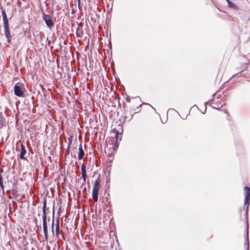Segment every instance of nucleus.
<instances>
[{"label":"nucleus","instance_id":"obj_2","mask_svg":"<svg viewBox=\"0 0 250 250\" xmlns=\"http://www.w3.org/2000/svg\"><path fill=\"white\" fill-rule=\"evenodd\" d=\"M99 188L100 181L99 180H97L94 184L92 189V197L95 202L98 201Z\"/></svg>","mask_w":250,"mask_h":250},{"label":"nucleus","instance_id":"obj_7","mask_svg":"<svg viewBox=\"0 0 250 250\" xmlns=\"http://www.w3.org/2000/svg\"><path fill=\"white\" fill-rule=\"evenodd\" d=\"M84 155V151L83 148L81 144H80L79 146V154H78V159L79 160H81L83 158Z\"/></svg>","mask_w":250,"mask_h":250},{"label":"nucleus","instance_id":"obj_5","mask_svg":"<svg viewBox=\"0 0 250 250\" xmlns=\"http://www.w3.org/2000/svg\"><path fill=\"white\" fill-rule=\"evenodd\" d=\"M244 190L245 193L244 203H248L250 198V188L246 186L244 187Z\"/></svg>","mask_w":250,"mask_h":250},{"label":"nucleus","instance_id":"obj_12","mask_svg":"<svg viewBox=\"0 0 250 250\" xmlns=\"http://www.w3.org/2000/svg\"><path fill=\"white\" fill-rule=\"evenodd\" d=\"M5 122V118L2 115V113L0 112V125H3Z\"/></svg>","mask_w":250,"mask_h":250},{"label":"nucleus","instance_id":"obj_8","mask_svg":"<svg viewBox=\"0 0 250 250\" xmlns=\"http://www.w3.org/2000/svg\"><path fill=\"white\" fill-rule=\"evenodd\" d=\"M26 153V151L23 144L21 145V151L20 155V157L21 159L25 160L26 158L24 157L25 153Z\"/></svg>","mask_w":250,"mask_h":250},{"label":"nucleus","instance_id":"obj_23","mask_svg":"<svg viewBox=\"0 0 250 250\" xmlns=\"http://www.w3.org/2000/svg\"><path fill=\"white\" fill-rule=\"evenodd\" d=\"M130 99L129 98H127L126 99V102H130Z\"/></svg>","mask_w":250,"mask_h":250},{"label":"nucleus","instance_id":"obj_16","mask_svg":"<svg viewBox=\"0 0 250 250\" xmlns=\"http://www.w3.org/2000/svg\"><path fill=\"white\" fill-rule=\"evenodd\" d=\"M76 34H77V36L79 37H82V36H83V31L82 29H78L77 30V32H76Z\"/></svg>","mask_w":250,"mask_h":250},{"label":"nucleus","instance_id":"obj_4","mask_svg":"<svg viewBox=\"0 0 250 250\" xmlns=\"http://www.w3.org/2000/svg\"><path fill=\"white\" fill-rule=\"evenodd\" d=\"M42 19L44 21L46 25L50 29L52 28L54 26V22L52 20V17L49 15L43 13Z\"/></svg>","mask_w":250,"mask_h":250},{"label":"nucleus","instance_id":"obj_19","mask_svg":"<svg viewBox=\"0 0 250 250\" xmlns=\"http://www.w3.org/2000/svg\"><path fill=\"white\" fill-rule=\"evenodd\" d=\"M70 149V147H67V149L66 150L65 154V155H68L69 154V152H70V149Z\"/></svg>","mask_w":250,"mask_h":250},{"label":"nucleus","instance_id":"obj_11","mask_svg":"<svg viewBox=\"0 0 250 250\" xmlns=\"http://www.w3.org/2000/svg\"><path fill=\"white\" fill-rule=\"evenodd\" d=\"M226 0L228 2V6H229V7L233 8V9H236L237 8V6H236V5L234 3H233V2H231L229 0Z\"/></svg>","mask_w":250,"mask_h":250},{"label":"nucleus","instance_id":"obj_21","mask_svg":"<svg viewBox=\"0 0 250 250\" xmlns=\"http://www.w3.org/2000/svg\"><path fill=\"white\" fill-rule=\"evenodd\" d=\"M78 8H79V9L80 10H81V8H82V6H81V5L80 3H79L78 2Z\"/></svg>","mask_w":250,"mask_h":250},{"label":"nucleus","instance_id":"obj_1","mask_svg":"<svg viewBox=\"0 0 250 250\" xmlns=\"http://www.w3.org/2000/svg\"><path fill=\"white\" fill-rule=\"evenodd\" d=\"M46 205L43 204L42 209H43V229L44 233V238L46 240H48V234H47V225L46 222V215L45 212Z\"/></svg>","mask_w":250,"mask_h":250},{"label":"nucleus","instance_id":"obj_22","mask_svg":"<svg viewBox=\"0 0 250 250\" xmlns=\"http://www.w3.org/2000/svg\"><path fill=\"white\" fill-rule=\"evenodd\" d=\"M77 148V145H75V146H74V144L73 145V148L72 149H76Z\"/></svg>","mask_w":250,"mask_h":250},{"label":"nucleus","instance_id":"obj_10","mask_svg":"<svg viewBox=\"0 0 250 250\" xmlns=\"http://www.w3.org/2000/svg\"><path fill=\"white\" fill-rule=\"evenodd\" d=\"M118 137V132L117 131L115 134V139H114L113 142H114V144L112 146L113 149L115 150L117 149L118 145L117 144V138Z\"/></svg>","mask_w":250,"mask_h":250},{"label":"nucleus","instance_id":"obj_15","mask_svg":"<svg viewBox=\"0 0 250 250\" xmlns=\"http://www.w3.org/2000/svg\"><path fill=\"white\" fill-rule=\"evenodd\" d=\"M82 178H83V183L82 184V186L85 185V183L86 182V177H87V175H86V173L85 174H82Z\"/></svg>","mask_w":250,"mask_h":250},{"label":"nucleus","instance_id":"obj_9","mask_svg":"<svg viewBox=\"0 0 250 250\" xmlns=\"http://www.w3.org/2000/svg\"><path fill=\"white\" fill-rule=\"evenodd\" d=\"M1 14L3 21V24H8V20L5 11L3 10H2Z\"/></svg>","mask_w":250,"mask_h":250},{"label":"nucleus","instance_id":"obj_3","mask_svg":"<svg viewBox=\"0 0 250 250\" xmlns=\"http://www.w3.org/2000/svg\"><path fill=\"white\" fill-rule=\"evenodd\" d=\"M14 94L18 97H21L23 96L22 84L21 83H17L14 87Z\"/></svg>","mask_w":250,"mask_h":250},{"label":"nucleus","instance_id":"obj_14","mask_svg":"<svg viewBox=\"0 0 250 250\" xmlns=\"http://www.w3.org/2000/svg\"><path fill=\"white\" fill-rule=\"evenodd\" d=\"M81 170H82V174L86 173V167L84 165V164H83L81 167Z\"/></svg>","mask_w":250,"mask_h":250},{"label":"nucleus","instance_id":"obj_13","mask_svg":"<svg viewBox=\"0 0 250 250\" xmlns=\"http://www.w3.org/2000/svg\"><path fill=\"white\" fill-rule=\"evenodd\" d=\"M56 235L58 236L59 235V220L57 221V224L56 226Z\"/></svg>","mask_w":250,"mask_h":250},{"label":"nucleus","instance_id":"obj_6","mask_svg":"<svg viewBox=\"0 0 250 250\" xmlns=\"http://www.w3.org/2000/svg\"><path fill=\"white\" fill-rule=\"evenodd\" d=\"M3 25L5 35L7 39L8 42H9L11 38V33L9 28V24H6Z\"/></svg>","mask_w":250,"mask_h":250},{"label":"nucleus","instance_id":"obj_17","mask_svg":"<svg viewBox=\"0 0 250 250\" xmlns=\"http://www.w3.org/2000/svg\"><path fill=\"white\" fill-rule=\"evenodd\" d=\"M248 223H247V237L248 239ZM247 250H249V240H248V244H247Z\"/></svg>","mask_w":250,"mask_h":250},{"label":"nucleus","instance_id":"obj_26","mask_svg":"<svg viewBox=\"0 0 250 250\" xmlns=\"http://www.w3.org/2000/svg\"><path fill=\"white\" fill-rule=\"evenodd\" d=\"M12 203H16L14 201H13Z\"/></svg>","mask_w":250,"mask_h":250},{"label":"nucleus","instance_id":"obj_25","mask_svg":"<svg viewBox=\"0 0 250 250\" xmlns=\"http://www.w3.org/2000/svg\"><path fill=\"white\" fill-rule=\"evenodd\" d=\"M44 203V204H45V203H46V201H45V200H44V203Z\"/></svg>","mask_w":250,"mask_h":250},{"label":"nucleus","instance_id":"obj_18","mask_svg":"<svg viewBox=\"0 0 250 250\" xmlns=\"http://www.w3.org/2000/svg\"><path fill=\"white\" fill-rule=\"evenodd\" d=\"M68 141H69V142H68V146L67 147H70V145H71V144L72 143V139L71 138H69Z\"/></svg>","mask_w":250,"mask_h":250},{"label":"nucleus","instance_id":"obj_20","mask_svg":"<svg viewBox=\"0 0 250 250\" xmlns=\"http://www.w3.org/2000/svg\"><path fill=\"white\" fill-rule=\"evenodd\" d=\"M53 228H54V220H52V225H51L52 232L53 233L54 232Z\"/></svg>","mask_w":250,"mask_h":250},{"label":"nucleus","instance_id":"obj_24","mask_svg":"<svg viewBox=\"0 0 250 250\" xmlns=\"http://www.w3.org/2000/svg\"><path fill=\"white\" fill-rule=\"evenodd\" d=\"M79 3L81 2V0H77Z\"/></svg>","mask_w":250,"mask_h":250}]
</instances>
